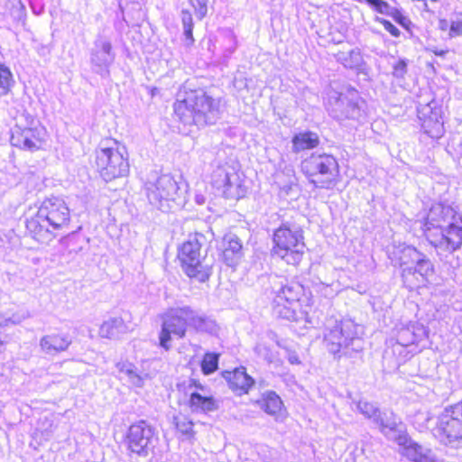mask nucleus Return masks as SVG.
<instances>
[{
	"label": "nucleus",
	"instance_id": "f257e3e1",
	"mask_svg": "<svg viewBox=\"0 0 462 462\" xmlns=\"http://www.w3.org/2000/svg\"><path fill=\"white\" fill-rule=\"evenodd\" d=\"M420 229L435 249L452 254L462 247V217L448 205L432 204L421 220Z\"/></svg>",
	"mask_w": 462,
	"mask_h": 462
},
{
	"label": "nucleus",
	"instance_id": "f03ea898",
	"mask_svg": "<svg viewBox=\"0 0 462 462\" xmlns=\"http://www.w3.org/2000/svg\"><path fill=\"white\" fill-rule=\"evenodd\" d=\"M70 211L65 201L57 197L47 198L36 212L25 220L28 235L39 243L53 240L57 232L69 228Z\"/></svg>",
	"mask_w": 462,
	"mask_h": 462
},
{
	"label": "nucleus",
	"instance_id": "7ed1b4c3",
	"mask_svg": "<svg viewBox=\"0 0 462 462\" xmlns=\"http://www.w3.org/2000/svg\"><path fill=\"white\" fill-rule=\"evenodd\" d=\"M90 165L106 182L125 177L130 171L128 150L116 138L106 137L95 149Z\"/></svg>",
	"mask_w": 462,
	"mask_h": 462
},
{
	"label": "nucleus",
	"instance_id": "20e7f679",
	"mask_svg": "<svg viewBox=\"0 0 462 462\" xmlns=\"http://www.w3.org/2000/svg\"><path fill=\"white\" fill-rule=\"evenodd\" d=\"M204 235L194 233L177 247L176 259L184 274L198 282H206L212 275V266L206 263L203 251Z\"/></svg>",
	"mask_w": 462,
	"mask_h": 462
},
{
	"label": "nucleus",
	"instance_id": "39448f33",
	"mask_svg": "<svg viewBox=\"0 0 462 462\" xmlns=\"http://www.w3.org/2000/svg\"><path fill=\"white\" fill-rule=\"evenodd\" d=\"M217 108L215 100L202 88H185L173 105L174 116L184 125H205Z\"/></svg>",
	"mask_w": 462,
	"mask_h": 462
},
{
	"label": "nucleus",
	"instance_id": "423d86ee",
	"mask_svg": "<svg viewBox=\"0 0 462 462\" xmlns=\"http://www.w3.org/2000/svg\"><path fill=\"white\" fill-rule=\"evenodd\" d=\"M273 256L284 262L286 264L298 266L305 254V238L300 227L282 223L273 232Z\"/></svg>",
	"mask_w": 462,
	"mask_h": 462
},
{
	"label": "nucleus",
	"instance_id": "0eeeda50",
	"mask_svg": "<svg viewBox=\"0 0 462 462\" xmlns=\"http://www.w3.org/2000/svg\"><path fill=\"white\" fill-rule=\"evenodd\" d=\"M300 171L315 188L333 189L341 180L340 167L335 156L312 152L300 162Z\"/></svg>",
	"mask_w": 462,
	"mask_h": 462
},
{
	"label": "nucleus",
	"instance_id": "6e6552de",
	"mask_svg": "<svg viewBox=\"0 0 462 462\" xmlns=\"http://www.w3.org/2000/svg\"><path fill=\"white\" fill-rule=\"evenodd\" d=\"M206 318L199 316L189 307H182L170 310L164 317L159 335L160 346L169 350L171 336L182 338L188 328L196 331L201 330L206 325Z\"/></svg>",
	"mask_w": 462,
	"mask_h": 462
},
{
	"label": "nucleus",
	"instance_id": "1a4fd4ad",
	"mask_svg": "<svg viewBox=\"0 0 462 462\" xmlns=\"http://www.w3.org/2000/svg\"><path fill=\"white\" fill-rule=\"evenodd\" d=\"M431 432L443 444L462 445V400L443 410Z\"/></svg>",
	"mask_w": 462,
	"mask_h": 462
},
{
	"label": "nucleus",
	"instance_id": "9d476101",
	"mask_svg": "<svg viewBox=\"0 0 462 462\" xmlns=\"http://www.w3.org/2000/svg\"><path fill=\"white\" fill-rule=\"evenodd\" d=\"M178 393L186 398V405L192 412L208 414L219 408L218 400L211 393H207V387L196 378L177 383Z\"/></svg>",
	"mask_w": 462,
	"mask_h": 462
},
{
	"label": "nucleus",
	"instance_id": "9b49d317",
	"mask_svg": "<svg viewBox=\"0 0 462 462\" xmlns=\"http://www.w3.org/2000/svg\"><path fill=\"white\" fill-rule=\"evenodd\" d=\"M48 139V132L40 121L26 119L24 124L16 125L11 134L14 146L31 152L43 149Z\"/></svg>",
	"mask_w": 462,
	"mask_h": 462
},
{
	"label": "nucleus",
	"instance_id": "f8f14e48",
	"mask_svg": "<svg viewBox=\"0 0 462 462\" xmlns=\"http://www.w3.org/2000/svg\"><path fill=\"white\" fill-rule=\"evenodd\" d=\"M155 435V428L145 420H140L130 424L124 442L130 454L146 457L152 447Z\"/></svg>",
	"mask_w": 462,
	"mask_h": 462
},
{
	"label": "nucleus",
	"instance_id": "ddd939ff",
	"mask_svg": "<svg viewBox=\"0 0 462 462\" xmlns=\"http://www.w3.org/2000/svg\"><path fill=\"white\" fill-rule=\"evenodd\" d=\"M304 296L303 287L299 283L287 284L280 289L273 300V309L282 319L295 320Z\"/></svg>",
	"mask_w": 462,
	"mask_h": 462
},
{
	"label": "nucleus",
	"instance_id": "4468645a",
	"mask_svg": "<svg viewBox=\"0 0 462 462\" xmlns=\"http://www.w3.org/2000/svg\"><path fill=\"white\" fill-rule=\"evenodd\" d=\"M434 273V266L426 256L417 260L414 268L402 270V278L409 290L423 288L429 282V277Z\"/></svg>",
	"mask_w": 462,
	"mask_h": 462
},
{
	"label": "nucleus",
	"instance_id": "2eb2a0df",
	"mask_svg": "<svg viewBox=\"0 0 462 462\" xmlns=\"http://www.w3.org/2000/svg\"><path fill=\"white\" fill-rule=\"evenodd\" d=\"M229 390L236 396H243L249 393L254 387L255 380L251 376L245 366H238L221 373Z\"/></svg>",
	"mask_w": 462,
	"mask_h": 462
},
{
	"label": "nucleus",
	"instance_id": "dca6fc26",
	"mask_svg": "<svg viewBox=\"0 0 462 462\" xmlns=\"http://www.w3.org/2000/svg\"><path fill=\"white\" fill-rule=\"evenodd\" d=\"M319 145V135L310 130L298 132L291 137V149L294 153L314 150Z\"/></svg>",
	"mask_w": 462,
	"mask_h": 462
},
{
	"label": "nucleus",
	"instance_id": "f3484780",
	"mask_svg": "<svg viewBox=\"0 0 462 462\" xmlns=\"http://www.w3.org/2000/svg\"><path fill=\"white\" fill-rule=\"evenodd\" d=\"M256 404L268 415L273 417L282 416L285 411V406L281 397L273 391L264 393Z\"/></svg>",
	"mask_w": 462,
	"mask_h": 462
},
{
	"label": "nucleus",
	"instance_id": "a211bd4d",
	"mask_svg": "<svg viewBox=\"0 0 462 462\" xmlns=\"http://www.w3.org/2000/svg\"><path fill=\"white\" fill-rule=\"evenodd\" d=\"M242 244L236 237H224L219 257L228 265H236L241 258Z\"/></svg>",
	"mask_w": 462,
	"mask_h": 462
},
{
	"label": "nucleus",
	"instance_id": "6ab92c4d",
	"mask_svg": "<svg viewBox=\"0 0 462 462\" xmlns=\"http://www.w3.org/2000/svg\"><path fill=\"white\" fill-rule=\"evenodd\" d=\"M70 344L69 337L60 332L46 335L40 341L42 349L47 353L65 351Z\"/></svg>",
	"mask_w": 462,
	"mask_h": 462
},
{
	"label": "nucleus",
	"instance_id": "aec40b11",
	"mask_svg": "<svg viewBox=\"0 0 462 462\" xmlns=\"http://www.w3.org/2000/svg\"><path fill=\"white\" fill-rule=\"evenodd\" d=\"M366 3L377 13L390 15L397 23L405 29L411 26V21L398 9L391 10L390 5L384 0H365Z\"/></svg>",
	"mask_w": 462,
	"mask_h": 462
},
{
	"label": "nucleus",
	"instance_id": "412c9836",
	"mask_svg": "<svg viewBox=\"0 0 462 462\" xmlns=\"http://www.w3.org/2000/svg\"><path fill=\"white\" fill-rule=\"evenodd\" d=\"M439 28L443 32H448L450 38L462 35V13L454 14L452 17L448 19H440Z\"/></svg>",
	"mask_w": 462,
	"mask_h": 462
},
{
	"label": "nucleus",
	"instance_id": "4be33fe9",
	"mask_svg": "<svg viewBox=\"0 0 462 462\" xmlns=\"http://www.w3.org/2000/svg\"><path fill=\"white\" fill-rule=\"evenodd\" d=\"M224 187L226 189V191H229L233 188H236L237 190V197L243 196V194H240V192H245L243 172L235 169H232L231 171L226 172Z\"/></svg>",
	"mask_w": 462,
	"mask_h": 462
},
{
	"label": "nucleus",
	"instance_id": "5701e85b",
	"mask_svg": "<svg viewBox=\"0 0 462 462\" xmlns=\"http://www.w3.org/2000/svg\"><path fill=\"white\" fill-rule=\"evenodd\" d=\"M220 353L206 352L202 356L199 365L204 375H210L219 368Z\"/></svg>",
	"mask_w": 462,
	"mask_h": 462
},
{
	"label": "nucleus",
	"instance_id": "b1692460",
	"mask_svg": "<svg viewBox=\"0 0 462 462\" xmlns=\"http://www.w3.org/2000/svg\"><path fill=\"white\" fill-rule=\"evenodd\" d=\"M425 256L413 245H405L398 252L397 262L400 266H405L413 263H417V260Z\"/></svg>",
	"mask_w": 462,
	"mask_h": 462
},
{
	"label": "nucleus",
	"instance_id": "393cba45",
	"mask_svg": "<svg viewBox=\"0 0 462 462\" xmlns=\"http://www.w3.org/2000/svg\"><path fill=\"white\" fill-rule=\"evenodd\" d=\"M401 454L411 462H427L429 460L428 453L417 441H413L412 444Z\"/></svg>",
	"mask_w": 462,
	"mask_h": 462
},
{
	"label": "nucleus",
	"instance_id": "a878e982",
	"mask_svg": "<svg viewBox=\"0 0 462 462\" xmlns=\"http://www.w3.org/2000/svg\"><path fill=\"white\" fill-rule=\"evenodd\" d=\"M123 327H125V322L121 318L110 319L100 326L99 336L103 338H110Z\"/></svg>",
	"mask_w": 462,
	"mask_h": 462
},
{
	"label": "nucleus",
	"instance_id": "bb28decb",
	"mask_svg": "<svg viewBox=\"0 0 462 462\" xmlns=\"http://www.w3.org/2000/svg\"><path fill=\"white\" fill-rule=\"evenodd\" d=\"M14 85V79L11 69L0 62V97L8 95Z\"/></svg>",
	"mask_w": 462,
	"mask_h": 462
},
{
	"label": "nucleus",
	"instance_id": "cd10ccee",
	"mask_svg": "<svg viewBox=\"0 0 462 462\" xmlns=\"http://www.w3.org/2000/svg\"><path fill=\"white\" fill-rule=\"evenodd\" d=\"M173 422L176 430L182 436L192 438L195 435L194 423L188 416L179 414L174 417Z\"/></svg>",
	"mask_w": 462,
	"mask_h": 462
},
{
	"label": "nucleus",
	"instance_id": "c85d7f7f",
	"mask_svg": "<svg viewBox=\"0 0 462 462\" xmlns=\"http://www.w3.org/2000/svg\"><path fill=\"white\" fill-rule=\"evenodd\" d=\"M425 132L431 138H439L444 133L443 124L438 120H428L425 122Z\"/></svg>",
	"mask_w": 462,
	"mask_h": 462
},
{
	"label": "nucleus",
	"instance_id": "c756f323",
	"mask_svg": "<svg viewBox=\"0 0 462 462\" xmlns=\"http://www.w3.org/2000/svg\"><path fill=\"white\" fill-rule=\"evenodd\" d=\"M394 441L399 446L402 453L415 440L412 439V438L409 435V433L406 430H402L396 435V437L394 438Z\"/></svg>",
	"mask_w": 462,
	"mask_h": 462
},
{
	"label": "nucleus",
	"instance_id": "7c9ffc66",
	"mask_svg": "<svg viewBox=\"0 0 462 462\" xmlns=\"http://www.w3.org/2000/svg\"><path fill=\"white\" fill-rule=\"evenodd\" d=\"M208 0H189L190 5L193 7L194 12L199 19H203L208 12Z\"/></svg>",
	"mask_w": 462,
	"mask_h": 462
},
{
	"label": "nucleus",
	"instance_id": "2f4dec72",
	"mask_svg": "<svg viewBox=\"0 0 462 462\" xmlns=\"http://www.w3.org/2000/svg\"><path fill=\"white\" fill-rule=\"evenodd\" d=\"M393 74L396 77H402L407 71V62L404 60H399L393 67Z\"/></svg>",
	"mask_w": 462,
	"mask_h": 462
},
{
	"label": "nucleus",
	"instance_id": "473e14b6",
	"mask_svg": "<svg viewBox=\"0 0 462 462\" xmlns=\"http://www.w3.org/2000/svg\"><path fill=\"white\" fill-rule=\"evenodd\" d=\"M380 23L383 26V28L393 37H399L401 32L397 27H395L390 21L381 19L379 20Z\"/></svg>",
	"mask_w": 462,
	"mask_h": 462
},
{
	"label": "nucleus",
	"instance_id": "72a5a7b5",
	"mask_svg": "<svg viewBox=\"0 0 462 462\" xmlns=\"http://www.w3.org/2000/svg\"><path fill=\"white\" fill-rule=\"evenodd\" d=\"M379 429L380 431L383 434H386L389 430L390 431H397V424L393 423L392 425H388L384 423L383 420L379 422Z\"/></svg>",
	"mask_w": 462,
	"mask_h": 462
},
{
	"label": "nucleus",
	"instance_id": "f704fd0d",
	"mask_svg": "<svg viewBox=\"0 0 462 462\" xmlns=\"http://www.w3.org/2000/svg\"><path fill=\"white\" fill-rule=\"evenodd\" d=\"M182 23L184 28L193 27L192 16L189 11H182Z\"/></svg>",
	"mask_w": 462,
	"mask_h": 462
},
{
	"label": "nucleus",
	"instance_id": "c9c22d12",
	"mask_svg": "<svg viewBox=\"0 0 462 462\" xmlns=\"http://www.w3.org/2000/svg\"><path fill=\"white\" fill-rule=\"evenodd\" d=\"M193 27H186L184 28V33L186 38L192 43L194 42V38L192 35Z\"/></svg>",
	"mask_w": 462,
	"mask_h": 462
},
{
	"label": "nucleus",
	"instance_id": "e433bc0d",
	"mask_svg": "<svg viewBox=\"0 0 462 462\" xmlns=\"http://www.w3.org/2000/svg\"><path fill=\"white\" fill-rule=\"evenodd\" d=\"M435 56H440V57H443L445 56L448 52V50H438V49H434V50H431L430 51Z\"/></svg>",
	"mask_w": 462,
	"mask_h": 462
},
{
	"label": "nucleus",
	"instance_id": "4c0bfd02",
	"mask_svg": "<svg viewBox=\"0 0 462 462\" xmlns=\"http://www.w3.org/2000/svg\"><path fill=\"white\" fill-rule=\"evenodd\" d=\"M4 344V341L0 338V346Z\"/></svg>",
	"mask_w": 462,
	"mask_h": 462
}]
</instances>
